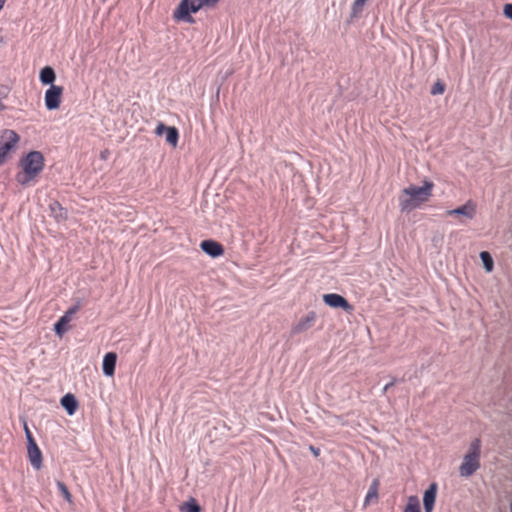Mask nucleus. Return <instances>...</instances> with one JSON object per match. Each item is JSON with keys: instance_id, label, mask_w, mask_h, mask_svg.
Instances as JSON below:
<instances>
[{"instance_id": "1", "label": "nucleus", "mask_w": 512, "mask_h": 512, "mask_svg": "<svg viewBox=\"0 0 512 512\" xmlns=\"http://www.w3.org/2000/svg\"><path fill=\"white\" fill-rule=\"evenodd\" d=\"M434 183L424 180L422 186L409 185L398 197L399 208L402 212H411L427 203L433 195Z\"/></svg>"}, {"instance_id": "2", "label": "nucleus", "mask_w": 512, "mask_h": 512, "mask_svg": "<svg viewBox=\"0 0 512 512\" xmlns=\"http://www.w3.org/2000/svg\"><path fill=\"white\" fill-rule=\"evenodd\" d=\"M44 165L43 154L39 151H30L20 159V171L16 173L15 180L22 186H28L43 171Z\"/></svg>"}, {"instance_id": "3", "label": "nucleus", "mask_w": 512, "mask_h": 512, "mask_svg": "<svg viewBox=\"0 0 512 512\" xmlns=\"http://www.w3.org/2000/svg\"><path fill=\"white\" fill-rule=\"evenodd\" d=\"M481 446L479 438H475L470 443L459 467V473L462 477H470L480 468Z\"/></svg>"}, {"instance_id": "4", "label": "nucleus", "mask_w": 512, "mask_h": 512, "mask_svg": "<svg viewBox=\"0 0 512 512\" xmlns=\"http://www.w3.org/2000/svg\"><path fill=\"white\" fill-rule=\"evenodd\" d=\"M220 0H182L174 11L177 20L191 21L190 13H196L203 7L214 8Z\"/></svg>"}, {"instance_id": "5", "label": "nucleus", "mask_w": 512, "mask_h": 512, "mask_svg": "<svg viewBox=\"0 0 512 512\" xmlns=\"http://www.w3.org/2000/svg\"><path fill=\"white\" fill-rule=\"evenodd\" d=\"M20 135L12 129L0 130V166L7 162L19 145Z\"/></svg>"}, {"instance_id": "6", "label": "nucleus", "mask_w": 512, "mask_h": 512, "mask_svg": "<svg viewBox=\"0 0 512 512\" xmlns=\"http://www.w3.org/2000/svg\"><path fill=\"white\" fill-rule=\"evenodd\" d=\"M64 88L58 85H51L45 92V106L48 110H56L62 102Z\"/></svg>"}, {"instance_id": "7", "label": "nucleus", "mask_w": 512, "mask_h": 512, "mask_svg": "<svg viewBox=\"0 0 512 512\" xmlns=\"http://www.w3.org/2000/svg\"><path fill=\"white\" fill-rule=\"evenodd\" d=\"M317 319L315 311H309L307 314L300 317L291 327L293 335L301 334L311 329Z\"/></svg>"}, {"instance_id": "8", "label": "nucleus", "mask_w": 512, "mask_h": 512, "mask_svg": "<svg viewBox=\"0 0 512 512\" xmlns=\"http://www.w3.org/2000/svg\"><path fill=\"white\" fill-rule=\"evenodd\" d=\"M80 307L79 303L70 307L55 323L54 331L59 337H62L64 333L68 331V324L72 321L73 316L80 310Z\"/></svg>"}, {"instance_id": "9", "label": "nucleus", "mask_w": 512, "mask_h": 512, "mask_svg": "<svg viewBox=\"0 0 512 512\" xmlns=\"http://www.w3.org/2000/svg\"><path fill=\"white\" fill-rule=\"evenodd\" d=\"M323 301L330 307L342 308L346 312H352L353 310V306L343 296L336 293L324 294Z\"/></svg>"}, {"instance_id": "10", "label": "nucleus", "mask_w": 512, "mask_h": 512, "mask_svg": "<svg viewBox=\"0 0 512 512\" xmlns=\"http://www.w3.org/2000/svg\"><path fill=\"white\" fill-rule=\"evenodd\" d=\"M448 216H464L467 219H473L476 215V204L472 200H468L464 205L448 210Z\"/></svg>"}, {"instance_id": "11", "label": "nucleus", "mask_w": 512, "mask_h": 512, "mask_svg": "<svg viewBox=\"0 0 512 512\" xmlns=\"http://www.w3.org/2000/svg\"><path fill=\"white\" fill-rule=\"evenodd\" d=\"M201 249L212 257H219L224 254L222 244L214 240H204L200 244Z\"/></svg>"}, {"instance_id": "12", "label": "nucleus", "mask_w": 512, "mask_h": 512, "mask_svg": "<svg viewBox=\"0 0 512 512\" xmlns=\"http://www.w3.org/2000/svg\"><path fill=\"white\" fill-rule=\"evenodd\" d=\"M27 452L31 465L39 470L42 467V452L37 443L27 445Z\"/></svg>"}, {"instance_id": "13", "label": "nucleus", "mask_w": 512, "mask_h": 512, "mask_svg": "<svg viewBox=\"0 0 512 512\" xmlns=\"http://www.w3.org/2000/svg\"><path fill=\"white\" fill-rule=\"evenodd\" d=\"M117 361V355L114 352H108L104 355L102 369L106 376H113L115 374V366Z\"/></svg>"}, {"instance_id": "14", "label": "nucleus", "mask_w": 512, "mask_h": 512, "mask_svg": "<svg viewBox=\"0 0 512 512\" xmlns=\"http://www.w3.org/2000/svg\"><path fill=\"white\" fill-rule=\"evenodd\" d=\"M437 494V484L432 483L425 491L423 504L425 512H432Z\"/></svg>"}, {"instance_id": "15", "label": "nucleus", "mask_w": 512, "mask_h": 512, "mask_svg": "<svg viewBox=\"0 0 512 512\" xmlns=\"http://www.w3.org/2000/svg\"><path fill=\"white\" fill-rule=\"evenodd\" d=\"M51 215L55 218L56 221L62 222L68 219L67 209L64 208L58 201H54L50 204Z\"/></svg>"}, {"instance_id": "16", "label": "nucleus", "mask_w": 512, "mask_h": 512, "mask_svg": "<svg viewBox=\"0 0 512 512\" xmlns=\"http://www.w3.org/2000/svg\"><path fill=\"white\" fill-rule=\"evenodd\" d=\"M61 405L65 408L69 415H73L78 408V402L75 396L70 393L62 397Z\"/></svg>"}, {"instance_id": "17", "label": "nucleus", "mask_w": 512, "mask_h": 512, "mask_svg": "<svg viewBox=\"0 0 512 512\" xmlns=\"http://www.w3.org/2000/svg\"><path fill=\"white\" fill-rule=\"evenodd\" d=\"M56 79L55 71L52 67L46 66L40 71V81L44 85H54L53 82Z\"/></svg>"}, {"instance_id": "18", "label": "nucleus", "mask_w": 512, "mask_h": 512, "mask_svg": "<svg viewBox=\"0 0 512 512\" xmlns=\"http://www.w3.org/2000/svg\"><path fill=\"white\" fill-rule=\"evenodd\" d=\"M378 489H379V481L375 479L369 487V490L366 494L364 500V506L369 505L373 501H377L378 499Z\"/></svg>"}, {"instance_id": "19", "label": "nucleus", "mask_w": 512, "mask_h": 512, "mask_svg": "<svg viewBox=\"0 0 512 512\" xmlns=\"http://www.w3.org/2000/svg\"><path fill=\"white\" fill-rule=\"evenodd\" d=\"M165 134H166V141L173 147H176L178 144V139H179V133H178L177 128L168 127L166 129Z\"/></svg>"}, {"instance_id": "20", "label": "nucleus", "mask_w": 512, "mask_h": 512, "mask_svg": "<svg viewBox=\"0 0 512 512\" xmlns=\"http://www.w3.org/2000/svg\"><path fill=\"white\" fill-rule=\"evenodd\" d=\"M404 512H421L420 503L416 496H410L404 508Z\"/></svg>"}, {"instance_id": "21", "label": "nucleus", "mask_w": 512, "mask_h": 512, "mask_svg": "<svg viewBox=\"0 0 512 512\" xmlns=\"http://www.w3.org/2000/svg\"><path fill=\"white\" fill-rule=\"evenodd\" d=\"M480 258L483 262V265H484L486 271L491 272L494 268V262H493V259H492V256L490 255V253L487 251H482L480 253Z\"/></svg>"}, {"instance_id": "22", "label": "nucleus", "mask_w": 512, "mask_h": 512, "mask_svg": "<svg viewBox=\"0 0 512 512\" xmlns=\"http://www.w3.org/2000/svg\"><path fill=\"white\" fill-rule=\"evenodd\" d=\"M367 0H355L352 4L351 12L353 17H357L363 10Z\"/></svg>"}, {"instance_id": "23", "label": "nucleus", "mask_w": 512, "mask_h": 512, "mask_svg": "<svg viewBox=\"0 0 512 512\" xmlns=\"http://www.w3.org/2000/svg\"><path fill=\"white\" fill-rule=\"evenodd\" d=\"M201 508L196 503L195 499H191V501L186 502L182 506V512H200Z\"/></svg>"}, {"instance_id": "24", "label": "nucleus", "mask_w": 512, "mask_h": 512, "mask_svg": "<svg viewBox=\"0 0 512 512\" xmlns=\"http://www.w3.org/2000/svg\"><path fill=\"white\" fill-rule=\"evenodd\" d=\"M57 487L59 489V491L61 492V494L63 495V497L69 502L71 503L72 502V495L70 493V491L68 490L67 486L63 483V482H57Z\"/></svg>"}, {"instance_id": "25", "label": "nucleus", "mask_w": 512, "mask_h": 512, "mask_svg": "<svg viewBox=\"0 0 512 512\" xmlns=\"http://www.w3.org/2000/svg\"><path fill=\"white\" fill-rule=\"evenodd\" d=\"M445 91V85L441 82H436L433 86H432V89H431V94L432 95H439V94H443Z\"/></svg>"}, {"instance_id": "26", "label": "nucleus", "mask_w": 512, "mask_h": 512, "mask_svg": "<svg viewBox=\"0 0 512 512\" xmlns=\"http://www.w3.org/2000/svg\"><path fill=\"white\" fill-rule=\"evenodd\" d=\"M24 430H25V435H26V438H27V442H28V445L29 444H32V443H36L27 423L25 422L24 423Z\"/></svg>"}, {"instance_id": "27", "label": "nucleus", "mask_w": 512, "mask_h": 512, "mask_svg": "<svg viewBox=\"0 0 512 512\" xmlns=\"http://www.w3.org/2000/svg\"><path fill=\"white\" fill-rule=\"evenodd\" d=\"M503 12H504V15H505L507 18H509V19H511V20H512V3H510V4H506V5L504 6V10H503Z\"/></svg>"}, {"instance_id": "28", "label": "nucleus", "mask_w": 512, "mask_h": 512, "mask_svg": "<svg viewBox=\"0 0 512 512\" xmlns=\"http://www.w3.org/2000/svg\"><path fill=\"white\" fill-rule=\"evenodd\" d=\"M168 127L165 126L163 123H159L155 129V133L159 136H161L162 134H164L166 132V129Z\"/></svg>"}, {"instance_id": "29", "label": "nucleus", "mask_w": 512, "mask_h": 512, "mask_svg": "<svg viewBox=\"0 0 512 512\" xmlns=\"http://www.w3.org/2000/svg\"><path fill=\"white\" fill-rule=\"evenodd\" d=\"M108 155H109V151L108 150H104V151L101 152L100 157H101V159L106 160Z\"/></svg>"}, {"instance_id": "30", "label": "nucleus", "mask_w": 512, "mask_h": 512, "mask_svg": "<svg viewBox=\"0 0 512 512\" xmlns=\"http://www.w3.org/2000/svg\"><path fill=\"white\" fill-rule=\"evenodd\" d=\"M310 450L313 452V454L315 456H318L319 455V449L317 448H314L313 446L310 447Z\"/></svg>"}, {"instance_id": "31", "label": "nucleus", "mask_w": 512, "mask_h": 512, "mask_svg": "<svg viewBox=\"0 0 512 512\" xmlns=\"http://www.w3.org/2000/svg\"><path fill=\"white\" fill-rule=\"evenodd\" d=\"M5 2H6V0H0V11H1V10H2V8L4 7Z\"/></svg>"}, {"instance_id": "32", "label": "nucleus", "mask_w": 512, "mask_h": 512, "mask_svg": "<svg viewBox=\"0 0 512 512\" xmlns=\"http://www.w3.org/2000/svg\"><path fill=\"white\" fill-rule=\"evenodd\" d=\"M393 385V382L387 384L385 387H384V391H387V389H389V387H391Z\"/></svg>"}]
</instances>
